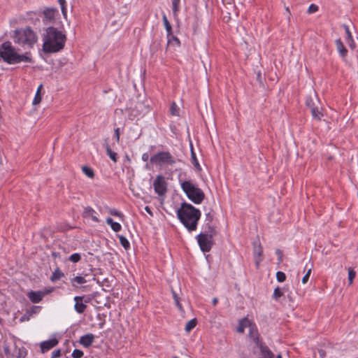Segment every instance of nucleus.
I'll use <instances>...</instances> for the list:
<instances>
[{
	"instance_id": "obj_1",
	"label": "nucleus",
	"mask_w": 358,
	"mask_h": 358,
	"mask_svg": "<svg viewBox=\"0 0 358 358\" xmlns=\"http://www.w3.org/2000/svg\"><path fill=\"white\" fill-rule=\"evenodd\" d=\"M66 40L65 34L55 27H50L43 38V50L45 53L57 52L64 48Z\"/></svg>"
},
{
	"instance_id": "obj_2",
	"label": "nucleus",
	"mask_w": 358,
	"mask_h": 358,
	"mask_svg": "<svg viewBox=\"0 0 358 358\" xmlns=\"http://www.w3.org/2000/svg\"><path fill=\"white\" fill-rule=\"evenodd\" d=\"M177 215L180 222L189 231L196 229L198 221L201 217V212L192 204L183 202L177 210Z\"/></svg>"
},
{
	"instance_id": "obj_3",
	"label": "nucleus",
	"mask_w": 358,
	"mask_h": 358,
	"mask_svg": "<svg viewBox=\"0 0 358 358\" xmlns=\"http://www.w3.org/2000/svg\"><path fill=\"white\" fill-rule=\"evenodd\" d=\"M0 58L3 62L9 64H14L20 62H33L30 53L26 52L23 55H20L15 52V48L12 46L10 41H6L1 44L0 49Z\"/></svg>"
},
{
	"instance_id": "obj_4",
	"label": "nucleus",
	"mask_w": 358,
	"mask_h": 358,
	"mask_svg": "<svg viewBox=\"0 0 358 358\" xmlns=\"http://www.w3.org/2000/svg\"><path fill=\"white\" fill-rule=\"evenodd\" d=\"M13 39L15 43L31 48L37 41V36L30 27H26L15 30Z\"/></svg>"
},
{
	"instance_id": "obj_5",
	"label": "nucleus",
	"mask_w": 358,
	"mask_h": 358,
	"mask_svg": "<svg viewBox=\"0 0 358 358\" xmlns=\"http://www.w3.org/2000/svg\"><path fill=\"white\" fill-rule=\"evenodd\" d=\"M181 188L187 198L195 204H200L205 199L203 190L189 180L183 181L181 183Z\"/></svg>"
},
{
	"instance_id": "obj_6",
	"label": "nucleus",
	"mask_w": 358,
	"mask_h": 358,
	"mask_svg": "<svg viewBox=\"0 0 358 358\" xmlns=\"http://www.w3.org/2000/svg\"><path fill=\"white\" fill-rule=\"evenodd\" d=\"M249 336L252 339L255 345L259 349L261 358H273V353L266 345L259 341L257 329L255 325L252 324L249 326Z\"/></svg>"
},
{
	"instance_id": "obj_7",
	"label": "nucleus",
	"mask_w": 358,
	"mask_h": 358,
	"mask_svg": "<svg viewBox=\"0 0 358 358\" xmlns=\"http://www.w3.org/2000/svg\"><path fill=\"white\" fill-rule=\"evenodd\" d=\"M152 164H155L159 166L164 165H173L176 164V160L169 152H159L152 157L150 159Z\"/></svg>"
},
{
	"instance_id": "obj_8",
	"label": "nucleus",
	"mask_w": 358,
	"mask_h": 358,
	"mask_svg": "<svg viewBox=\"0 0 358 358\" xmlns=\"http://www.w3.org/2000/svg\"><path fill=\"white\" fill-rule=\"evenodd\" d=\"M196 238L202 252H206L211 250L213 245V238L207 236V234L200 233L197 235Z\"/></svg>"
},
{
	"instance_id": "obj_9",
	"label": "nucleus",
	"mask_w": 358,
	"mask_h": 358,
	"mask_svg": "<svg viewBox=\"0 0 358 358\" xmlns=\"http://www.w3.org/2000/svg\"><path fill=\"white\" fill-rule=\"evenodd\" d=\"M153 187L156 194L159 196H164L167 192V183L162 175L156 177L153 182Z\"/></svg>"
},
{
	"instance_id": "obj_10",
	"label": "nucleus",
	"mask_w": 358,
	"mask_h": 358,
	"mask_svg": "<svg viewBox=\"0 0 358 358\" xmlns=\"http://www.w3.org/2000/svg\"><path fill=\"white\" fill-rule=\"evenodd\" d=\"M59 341L57 338H51L48 341H45L41 343V351L42 353H45L56 346Z\"/></svg>"
},
{
	"instance_id": "obj_11",
	"label": "nucleus",
	"mask_w": 358,
	"mask_h": 358,
	"mask_svg": "<svg viewBox=\"0 0 358 358\" xmlns=\"http://www.w3.org/2000/svg\"><path fill=\"white\" fill-rule=\"evenodd\" d=\"M263 253V249L260 243H254V258L255 262L256 267L258 268L260 262L262 260V255Z\"/></svg>"
},
{
	"instance_id": "obj_12",
	"label": "nucleus",
	"mask_w": 358,
	"mask_h": 358,
	"mask_svg": "<svg viewBox=\"0 0 358 358\" xmlns=\"http://www.w3.org/2000/svg\"><path fill=\"white\" fill-rule=\"evenodd\" d=\"M29 300L34 303H39L44 296V292L41 291H31L27 293Z\"/></svg>"
},
{
	"instance_id": "obj_13",
	"label": "nucleus",
	"mask_w": 358,
	"mask_h": 358,
	"mask_svg": "<svg viewBox=\"0 0 358 358\" xmlns=\"http://www.w3.org/2000/svg\"><path fill=\"white\" fill-rule=\"evenodd\" d=\"M83 296H76L74 297V301L76 303L74 305V308L78 313H83L85 312L87 306L83 303Z\"/></svg>"
},
{
	"instance_id": "obj_14",
	"label": "nucleus",
	"mask_w": 358,
	"mask_h": 358,
	"mask_svg": "<svg viewBox=\"0 0 358 358\" xmlns=\"http://www.w3.org/2000/svg\"><path fill=\"white\" fill-rule=\"evenodd\" d=\"M94 340V335L92 334H87L80 337V343L85 348H89L93 343Z\"/></svg>"
},
{
	"instance_id": "obj_15",
	"label": "nucleus",
	"mask_w": 358,
	"mask_h": 358,
	"mask_svg": "<svg viewBox=\"0 0 358 358\" xmlns=\"http://www.w3.org/2000/svg\"><path fill=\"white\" fill-rule=\"evenodd\" d=\"M343 27L345 34H346V42H347L348 45H349V47L352 50H354L356 48V43H355V41L353 40V38H352V34L350 31L349 27L346 24H343Z\"/></svg>"
},
{
	"instance_id": "obj_16",
	"label": "nucleus",
	"mask_w": 358,
	"mask_h": 358,
	"mask_svg": "<svg viewBox=\"0 0 358 358\" xmlns=\"http://www.w3.org/2000/svg\"><path fill=\"white\" fill-rule=\"evenodd\" d=\"M306 104L308 108H310V109L316 106H318L319 100L315 92H313L312 95H310L307 97Z\"/></svg>"
},
{
	"instance_id": "obj_17",
	"label": "nucleus",
	"mask_w": 358,
	"mask_h": 358,
	"mask_svg": "<svg viewBox=\"0 0 358 358\" xmlns=\"http://www.w3.org/2000/svg\"><path fill=\"white\" fill-rule=\"evenodd\" d=\"M95 213L96 212L92 208L87 206L85 208L83 215L84 217H91L94 222H98L99 220L94 215Z\"/></svg>"
},
{
	"instance_id": "obj_18",
	"label": "nucleus",
	"mask_w": 358,
	"mask_h": 358,
	"mask_svg": "<svg viewBox=\"0 0 358 358\" xmlns=\"http://www.w3.org/2000/svg\"><path fill=\"white\" fill-rule=\"evenodd\" d=\"M336 49L339 53V55L343 57H345L348 54V50L345 48L343 42L341 41V38H338L335 41Z\"/></svg>"
},
{
	"instance_id": "obj_19",
	"label": "nucleus",
	"mask_w": 358,
	"mask_h": 358,
	"mask_svg": "<svg viewBox=\"0 0 358 358\" xmlns=\"http://www.w3.org/2000/svg\"><path fill=\"white\" fill-rule=\"evenodd\" d=\"M251 322L250 321L245 317L239 321L238 327L237 328V331L239 333H243L245 328L250 325Z\"/></svg>"
},
{
	"instance_id": "obj_20",
	"label": "nucleus",
	"mask_w": 358,
	"mask_h": 358,
	"mask_svg": "<svg viewBox=\"0 0 358 358\" xmlns=\"http://www.w3.org/2000/svg\"><path fill=\"white\" fill-rule=\"evenodd\" d=\"M190 150H191V161L192 164L194 166L196 169L199 171L201 170V166L197 160V158L196 157V154L194 151L192 144H190Z\"/></svg>"
},
{
	"instance_id": "obj_21",
	"label": "nucleus",
	"mask_w": 358,
	"mask_h": 358,
	"mask_svg": "<svg viewBox=\"0 0 358 358\" xmlns=\"http://www.w3.org/2000/svg\"><path fill=\"white\" fill-rule=\"evenodd\" d=\"M106 223L111 227V229L115 231L118 232L121 230V225L120 223L114 222L111 217H108L106 219Z\"/></svg>"
},
{
	"instance_id": "obj_22",
	"label": "nucleus",
	"mask_w": 358,
	"mask_h": 358,
	"mask_svg": "<svg viewBox=\"0 0 358 358\" xmlns=\"http://www.w3.org/2000/svg\"><path fill=\"white\" fill-rule=\"evenodd\" d=\"M64 276V273L62 272L61 270L59 269V268L57 267L53 271V273L50 277V280L52 282H55V281L60 280Z\"/></svg>"
},
{
	"instance_id": "obj_23",
	"label": "nucleus",
	"mask_w": 358,
	"mask_h": 358,
	"mask_svg": "<svg viewBox=\"0 0 358 358\" xmlns=\"http://www.w3.org/2000/svg\"><path fill=\"white\" fill-rule=\"evenodd\" d=\"M203 234H207V236L211 238H213V236L216 235L217 232L215 228L210 223L206 224V231Z\"/></svg>"
},
{
	"instance_id": "obj_24",
	"label": "nucleus",
	"mask_w": 358,
	"mask_h": 358,
	"mask_svg": "<svg viewBox=\"0 0 358 358\" xmlns=\"http://www.w3.org/2000/svg\"><path fill=\"white\" fill-rule=\"evenodd\" d=\"M311 114L313 118L317 119L318 120H321V117L323 116V114L319 109L318 106H316L312 108H310Z\"/></svg>"
},
{
	"instance_id": "obj_25",
	"label": "nucleus",
	"mask_w": 358,
	"mask_h": 358,
	"mask_svg": "<svg viewBox=\"0 0 358 358\" xmlns=\"http://www.w3.org/2000/svg\"><path fill=\"white\" fill-rule=\"evenodd\" d=\"M56 10L53 8H47L43 11V15L45 19L52 20L55 17V13Z\"/></svg>"
},
{
	"instance_id": "obj_26",
	"label": "nucleus",
	"mask_w": 358,
	"mask_h": 358,
	"mask_svg": "<svg viewBox=\"0 0 358 358\" xmlns=\"http://www.w3.org/2000/svg\"><path fill=\"white\" fill-rule=\"evenodd\" d=\"M180 42L177 37L172 36L171 34L168 36V45L178 47L180 46Z\"/></svg>"
},
{
	"instance_id": "obj_27",
	"label": "nucleus",
	"mask_w": 358,
	"mask_h": 358,
	"mask_svg": "<svg viewBox=\"0 0 358 358\" xmlns=\"http://www.w3.org/2000/svg\"><path fill=\"white\" fill-rule=\"evenodd\" d=\"M86 282V280L83 276H76L75 278L71 279L72 286L77 287L78 285L76 284L81 285Z\"/></svg>"
},
{
	"instance_id": "obj_28",
	"label": "nucleus",
	"mask_w": 358,
	"mask_h": 358,
	"mask_svg": "<svg viewBox=\"0 0 358 358\" xmlns=\"http://www.w3.org/2000/svg\"><path fill=\"white\" fill-rule=\"evenodd\" d=\"M197 324V320L196 318L192 319L188 321L185 325V331L187 332H189L192 329H193Z\"/></svg>"
},
{
	"instance_id": "obj_29",
	"label": "nucleus",
	"mask_w": 358,
	"mask_h": 358,
	"mask_svg": "<svg viewBox=\"0 0 358 358\" xmlns=\"http://www.w3.org/2000/svg\"><path fill=\"white\" fill-rule=\"evenodd\" d=\"M163 22L167 31V36H169L171 34L172 27L165 14L163 15Z\"/></svg>"
},
{
	"instance_id": "obj_30",
	"label": "nucleus",
	"mask_w": 358,
	"mask_h": 358,
	"mask_svg": "<svg viewBox=\"0 0 358 358\" xmlns=\"http://www.w3.org/2000/svg\"><path fill=\"white\" fill-rule=\"evenodd\" d=\"M82 171L88 178H93L94 177V172L90 167L84 166L82 167Z\"/></svg>"
},
{
	"instance_id": "obj_31",
	"label": "nucleus",
	"mask_w": 358,
	"mask_h": 358,
	"mask_svg": "<svg viewBox=\"0 0 358 358\" xmlns=\"http://www.w3.org/2000/svg\"><path fill=\"white\" fill-rule=\"evenodd\" d=\"M106 152H107V155L109 156V157L114 162H116L117 160V153L112 151V150L110 149V148L109 147V145L107 144L106 146Z\"/></svg>"
},
{
	"instance_id": "obj_32",
	"label": "nucleus",
	"mask_w": 358,
	"mask_h": 358,
	"mask_svg": "<svg viewBox=\"0 0 358 358\" xmlns=\"http://www.w3.org/2000/svg\"><path fill=\"white\" fill-rule=\"evenodd\" d=\"M119 238L120 244L125 250H127L130 248V243L126 237L123 236H119Z\"/></svg>"
},
{
	"instance_id": "obj_33",
	"label": "nucleus",
	"mask_w": 358,
	"mask_h": 358,
	"mask_svg": "<svg viewBox=\"0 0 358 358\" xmlns=\"http://www.w3.org/2000/svg\"><path fill=\"white\" fill-rule=\"evenodd\" d=\"M356 275V272L351 268H348V282L349 285H352L353 280Z\"/></svg>"
},
{
	"instance_id": "obj_34",
	"label": "nucleus",
	"mask_w": 358,
	"mask_h": 358,
	"mask_svg": "<svg viewBox=\"0 0 358 358\" xmlns=\"http://www.w3.org/2000/svg\"><path fill=\"white\" fill-rule=\"evenodd\" d=\"M81 259V255L79 253H74L69 257V260L73 263H77Z\"/></svg>"
},
{
	"instance_id": "obj_35",
	"label": "nucleus",
	"mask_w": 358,
	"mask_h": 358,
	"mask_svg": "<svg viewBox=\"0 0 358 358\" xmlns=\"http://www.w3.org/2000/svg\"><path fill=\"white\" fill-rule=\"evenodd\" d=\"M283 295L282 292L279 287H276L273 291V298L278 301V299Z\"/></svg>"
},
{
	"instance_id": "obj_36",
	"label": "nucleus",
	"mask_w": 358,
	"mask_h": 358,
	"mask_svg": "<svg viewBox=\"0 0 358 358\" xmlns=\"http://www.w3.org/2000/svg\"><path fill=\"white\" fill-rule=\"evenodd\" d=\"M276 279L278 282H282L286 280V275L282 271H278L276 273Z\"/></svg>"
},
{
	"instance_id": "obj_37",
	"label": "nucleus",
	"mask_w": 358,
	"mask_h": 358,
	"mask_svg": "<svg viewBox=\"0 0 358 358\" xmlns=\"http://www.w3.org/2000/svg\"><path fill=\"white\" fill-rule=\"evenodd\" d=\"M84 353L82 350L78 349H75L72 352V357L73 358H81L83 356Z\"/></svg>"
},
{
	"instance_id": "obj_38",
	"label": "nucleus",
	"mask_w": 358,
	"mask_h": 358,
	"mask_svg": "<svg viewBox=\"0 0 358 358\" xmlns=\"http://www.w3.org/2000/svg\"><path fill=\"white\" fill-rule=\"evenodd\" d=\"M41 310V306H32L29 310H27L30 315L32 316L34 314L38 313Z\"/></svg>"
},
{
	"instance_id": "obj_39",
	"label": "nucleus",
	"mask_w": 358,
	"mask_h": 358,
	"mask_svg": "<svg viewBox=\"0 0 358 358\" xmlns=\"http://www.w3.org/2000/svg\"><path fill=\"white\" fill-rule=\"evenodd\" d=\"M318 10V6L314 3L310 5L308 8V13L309 14L314 13Z\"/></svg>"
},
{
	"instance_id": "obj_40",
	"label": "nucleus",
	"mask_w": 358,
	"mask_h": 358,
	"mask_svg": "<svg viewBox=\"0 0 358 358\" xmlns=\"http://www.w3.org/2000/svg\"><path fill=\"white\" fill-rule=\"evenodd\" d=\"M41 101V95L38 92H36L35 96L33 100V104L37 105Z\"/></svg>"
},
{
	"instance_id": "obj_41",
	"label": "nucleus",
	"mask_w": 358,
	"mask_h": 358,
	"mask_svg": "<svg viewBox=\"0 0 358 358\" xmlns=\"http://www.w3.org/2000/svg\"><path fill=\"white\" fill-rule=\"evenodd\" d=\"M180 0H173L172 2V9L174 14H176L178 10V4Z\"/></svg>"
},
{
	"instance_id": "obj_42",
	"label": "nucleus",
	"mask_w": 358,
	"mask_h": 358,
	"mask_svg": "<svg viewBox=\"0 0 358 358\" xmlns=\"http://www.w3.org/2000/svg\"><path fill=\"white\" fill-rule=\"evenodd\" d=\"M310 273H311V268L308 269L306 273L303 277V278H302V283L303 284H306L308 282V278H309L310 275Z\"/></svg>"
},
{
	"instance_id": "obj_43",
	"label": "nucleus",
	"mask_w": 358,
	"mask_h": 358,
	"mask_svg": "<svg viewBox=\"0 0 358 358\" xmlns=\"http://www.w3.org/2000/svg\"><path fill=\"white\" fill-rule=\"evenodd\" d=\"M257 80L259 82L260 85L264 86V78L259 71L257 73Z\"/></svg>"
},
{
	"instance_id": "obj_44",
	"label": "nucleus",
	"mask_w": 358,
	"mask_h": 358,
	"mask_svg": "<svg viewBox=\"0 0 358 358\" xmlns=\"http://www.w3.org/2000/svg\"><path fill=\"white\" fill-rule=\"evenodd\" d=\"M58 1L60 4L62 12L65 15L66 13V7H65L66 1L65 0H58Z\"/></svg>"
},
{
	"instance_id": "obj_45",
	"label": "nucleus",
	"mask_w": 358,
	"mask_h": 358,
	"mask_svg": "<svg viewBox=\"0 0 358 358\" xmlns=\"http://www.w3.org/2000/svg\"><path fill=\"white\" fill-rule=\"evenodd\" d=\"M213 220V215L211 214V213H208L206 214V224H210L212 223Z\"/></svg>"
},
{
	"instance_id": "obj_46",
	"label": "nucleus",
	"mask_w": 358,
	"mask_h": 358,
	"mask_svg": "<svg viewBox=\"0 0 358 358\" xmlns=\"http://www.w3.org/2000/svg\"><path fill=\"white\" fill-rule=\"evenodd\" d=\"M30 313H29L27 311L20 317V320L21 322L28 321L31 318Z\"/></svg>"
},
{
	"instance_id": "obj_47",
	"label": "nucleus",
	"mask_w": 358,
	"mask_h": 358,
	"mask_svg": "<svg viewBox=\"0 0 358 358\" xmlns=\"http://www.w3.org/2000/svg\"><path fill=\"white\" fill-rule=\"evenodd\" d=\"M176 104L173 102L171 106V113L173 115H178V112L176 111Z\"/></svg>"
},
{
	"instance_id": "obj_48",
	"label": "nucleus",
	"mask_w": 358,
	"mask_h": 358,
	"mask_svg": "<svg viewBox=\"0 0 358 358\" xmlns=\"http://www.w3.org/2000/svg\"><path fill=\"white\" fill-rule=\"evenodd\" d=\"M61 355H62L61 350L59 349H57L52 352L51 358L59 357L61 356Z\"/></svg>"
},
{
	"instance_id": "obj_49",
	"label": "nucleus",
	"mask_w": 358,
	"mask_h": 358,
	"mask_svg": "<svg viewBox=\"0 0 358 358\" xmlns=\"http://www.w3.org/2000/svg\"><path fill=\"white\" fill-rule=\"evenodd\" d=\"M110 213L112 215H115V216H118V217L122 216V214L120 212H119L117 210H115V209L110 210Z\"/></svg>"
},
{
	"instance_id": "obj_50",
	"label": "nucleus",
	"mask_w": 358,
	"mask_h": 358,
	"mask_svg": "<svg viewBox=\"0 0 358 358\" xmlns=\"http://www.w3.org/2000/svg\"><path fill=\"white\" fill-rule=\"evenodd\" d=\"M115 136L116 138L117 142H119L120 141V129L117 128L115 129Z\"/></svg>"
},
{
	"instance_id": "obj_51",
	"label": "nucleus",
	"mask_w": 358,
	"mask_h": 358,
	"mask_svg": "<svg viewBox=\"0 0 358 358\" xmlns=\"http://www.w3.org/2000/svg\"><path fill=\"white\" fill-rule=\"evenodd\" d=\"M175 303H176V306L178 308L179 310L182 312L183 311V308L182 307V305L180 303V301L179 300L175 301Z\"/></svg>"
},
{
	"instance_id": "obj_52",
	"label": "nucleus",
	"mask_w": 358,
	"mask_h": 358,
	"mask_svg": "<svg viewBox=\"0 0 358 358\" xmlns=\"http://www.w3.org/2000/svg\"><path fill=\"white\" fill-rule=\"evenodd\" d=\"M141 158H142V160H143V162H147V161L148 160V159H149V155H148V153H147V152L143 153V154L142 155V157H141Z\"/></svg>"
},
{
	"instance_id": "obj_53",
	"label": "nucleus",
	"mask_w": 358,
	"mask_h": 358,
	"mask_svg": "<svg viewBox=\"0 0 358 358\" xmlns=\"http://www.w3.org/2000/svg\"><path fill=\"white\" fill-rule=\"evenodd\" d=\"M276 254L278 255L279 262H282V252L280 250H276Z\"/></svg>"
},
{
	"instance_id": "obj_54",
	"label": "nucleus",
	"mask_w": 358,
	"mask_h": 358,
	"mask_svg": "<svg viewBox=\"0 0 358 358\" xmlns=\"http://www.w3.org/2000/svg\"><path fill=\"white\" fill-rule=\"evenodd\" d=\"M172 294H173V297L174 301L179 300V297L175 291H172Z\"/></svg>"
},
{
	"instance_id": "obj_55",
	"label": "nucleus",
	"mask_w": 358,
	"mask_h": 358,
	"mask_svg": "<svg viewBox=\"0 0 358 358\" xmlns=\"http://www.w3.org/2000/svg\"><path fill=\"white\" fill-rule=\"evenodd\" d=\"M145 210L149 213L150 215H152V211L150 210V208L148 207V206H145Z\"/></svg>"
},
{
	"instance_id": "obj_56",
	"label": "nucleus",
	"mask_w": 358,
	"mask_h": 358,
	"mask_svg": "<svg viewBox=\"0 0 358 358\" xmlns=\"http://www.w3.org/2000/svg\"><path fill=\"white\" fill-rule=\"evenodd\" d=\"M217 302H218V299H217V298L215 297V298H213V300H212V303H213V304L214 306H215V305L217 303Z\"/></svg>"
},
{
	"instance_id": "obj_57",
	"label": "nucleus",
	"mask_w": 358,
	"mask_h": 358,
	"mask_svg": "<svg viewBox=\"0 0 358 358\" xmlns=\"http://www.w3.org/2000/svg\"><path fill=\"white\" fill-rule=\"evenodd\" d=\"M25 355H26V353H25V352H24V353L20 352V353H19V355H18V357H17V358H24V356H25Z\"/></svg>"
},
{
	"instance_id": "obj_58",
	"label": "nucleus",
	"mask_w": 358,
	"mask_h": 358,
	"mask_svg": "<svg viewBox=\"0 0 358 358\" xmlns=\"http://www.w3.org/2000/svg\"><path fill=\"white\" fill-rule=\"evenodd\" d=\"M41 88H42V85H40L39 87H38V90L36 92H38V93H40Z\"/></svg>"
},
{
	"instance_id": "obj_59",
	"label": "nucleus",
	"mask_w": 358,
	"mask_h": 358,
	"mask_svg": "<svg viewBox=\"0 0 358 358\" xmlns=\"http://www.w3.org/2000/svg\"><path fill=\"white\" fill-rule=\"evenodd\" d=\"M286 10L288 13V14L290 15V11L288 7L286 8Z\"/></svg>"
},
{
	"instance_id": "obj_60",
	"label": "nucleus",
	"mask_w": 358,
	"mask_h": 358,
	"mask_svg": "<svg viewBox=\"0 0 358 358\" xmlns=\"http://www.w3.org/2000/svg\"><path fill=\"white\" fill-rule=\"evenodd\" d=\"M320 355L322 357H323L324 355V352H322V351H320Z\"/></svg>"
},
{
	"instance_id": "obj_61",
	"label": "nucleus",
	"mask_w": 358,
	"mask_h": 358,
	"mask_svg": "<svg viewBox=\"0 0 358 358\" xmlns=\"http://www.w3.org/2000/svg\"><path fill=\"white\" fill-rule=\"evenodd\" d=\"M276 358H282L281 355L280 354L278 355Z\"/></svg>"
},
{
	"instance_id": "obj_62",
	"label": "nucleus",
	"mask_w": 358,
	"mask_h": 358,
	"mask_svg": "<svg viewBox=\"0 0 358 358\" xmlns=\"http://www.w3.org/2000/svg\"><path fill=\"white\" fill-rule=\"evenodd\" d=\"M256 348H257V350H259V349L256 347V345H255V346L254 347V349H255L254 352H256V350H255V349H256Z\"/></svg>"
},
{
	"instance_id": "obj_63",
	"label": "nucleus",
	"mask_w": 358,
	"mask_h": 358,
	"mask_svg": "<svg viewBox=\"0 0 358 358\" xmlns=\"http://www.w3.org/2000/svg\"><path fill=\"white\" fill-rule=\"evenodd\" d=\"M53 256H56V254L55 252L52 253Z\"/></svg>"
},
{
	"instance_id": "obj_64",
	"label": "nucleus",
	"mask_w": 358,
	"mask_h": 358,
	"mask_svg": "<svg viewBox=\"0 0 358 358\" xmlns=\"http://www.w3.org/2000/svg\"><path fill=\"white\" fill-rule=\"evenodd\" d=\"M173 358H178V357H174Z\"/></svg>"
}]
</instances>
